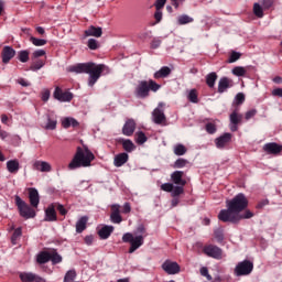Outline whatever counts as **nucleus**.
<instances>
[{"label": "nucleus", "mask_w": 282, "mask_h": 282, "mask_svg": "<svg viewBox=\"0 0 282 282\" xmlns=\"http://www.w3.org/2000/svg\"><path fill=\"white\" fill-rule=\"evenodd\" d=\"M173 183H164L161 185V191L171 193L173 197H180L184 193V186H186V180H184V172L175 171L171 174ZM173 184H176L173 185Z\"/></svg>", "instance_id": "7ed1b4c3"}, {"label": "nucleus", "mask_w": 282, "mask_h": 282, "mask_svg": "<svg viewBox=\"0 0 282 282\" xmlns=\"http://www.w3.org/2000/svg\"><path fill=\"white\" fill-rule=\"evenodd\" d=\"M50 261H52L53 265H56V263L63 262V257L58 252L52 251L50 252Z\"/></svg>", "instance_id": "e433bc0d"}, {"label": "nucleus", "mask_w": 282, "mask_h": 282, "mask_svg": "<svg viewBox=\"0 0 282 282\" xmlns=\"http://www.w3.org/2000/svg\"><path fill=\"white\" fill-rule=\"evenodd\" d=\"M254 270V264L250 260L239 262L235 268L236 276H248Z\"/></svg>", "instance_id": "6e6552de"}, {"label": "nucleus", "mask_w": 282, "mask_h": 282, "mask_svg": "<svg viewBox=\"0 0 282 282\" xmlns=\"http://www.w3.org/2000/svg\"><path fill=\"white\" fill-rule=\"evenodd\" d=\"M215 239L218 241V243H221L224 241V231L223 230H216L215 231Z\"/></svg>", "instance_id": "5fc2aeb1"}, {"label": "nucleus", "mask_w": 282, "mask_h": 282, "mask_svg": "<svg viewBox=\"0 0 282 282\" xmlns=\"http://www.w3.org/2000/svg\"><path fill=\"white\" fill-rule=\"evenodd\" d=\"M174 151V155H186V151H188V149H186V145L182 144V143H177L174 145L173 148Z\"/></svg>", "instance_id": "7c9ffc66"}, {"label": "nucleus", "mask_w": 282, "mask_h": 282, "mask_svg": "<svg viewBox=\"0 0 282 282\" xmlns=\"http://www.w3.org/2000/svg\"><path fill=\"white\" fill-rule=\"evenodd\" d=\"M123 213L126 215L131 213V205L129 203H124V205H123Z\"/></svg>", "instance_id": "774afa93"}, {"label": "nucleus", "mask_w": 282, "mask_h": 282, "mask_svg": "<svg viewBox=\"0 0 282 282\" xmlns=\"http://www.w3.org/2000/svg\"><path fill=\"white\" fill-rule=\"evenodd\" d=\"M18 84L21 85L22 87H30V85H31L30 82H28L24 78L18 79Z\"/></svg>", "instance_id": "0e129e2a"}, {"label": "nucleus", "mask_w": 282, "mask_h": 282, "mask_svg": "<svg viewBox=\"0 0 282 282\" xmlns=\"http://www.w3.org/2000/svg\"><path fill=\"white\" fill-rule=\"evenodd\" d=\"M30 41L32 42L33 45H35V47H43V45H47V40L31 36Z\"/></svg>", "instance_id": "58836bf2"}, {"label": "nucleus", "mask_w": 282, "mask_h": 282, "mask_svg": "<svg viewBox=\"0 0 282 282\" xmlns=\"http://www.w3.org/2000/svg\"><path fill=\"white\" fill-rule=\"evenodd\" d=\"M263 151L269 155H279L282 151V145L271 142L263 145Z\"/></svg>", "instance_id": "2eb2a0df"}, {"label": "nucleus", "mask_w": 282, "mask_h": 282, "mask_svg": "<svg viewBox=\"0 0 282 282\" xmlns=\"http://www.w3.org/2000/svg\"><path fill=\"white\" fill-rule=\"evenodd\" d=\"M205 129H206L207 133H210V134L217 132V126L215 123H213V122H208L206 124Z\"/></svg>", "instance_id": "8fccbe9b"}, {"label": "nucleus", "mask_w": 282, "mask_h": 282, "mask_svg": "<svg viewBox=\"0 0 282 282\" xmlns=\"http://www.w3.org/2000/svg\"><path fill=\"white\" fill-rule=\"evenodd\" d=\"M57 210L59 213V215H67V209H65V207L61 204H57Z\"/></svg>", "instance_id": "338daca9"}, {"label": "nucleus", "mask_w": 282, "mask_h": 282, "mask_svg": "<svg viewBox=\"0 0 282 282\" xmlns=\"http://www.w3.org/2000/svg\"><path fill=\"white\" fill-rule=\"evenodd\" d=\"M230 140H232V134L224 133L223 135L218 137L215 140V144H216L217 149H224V147H226V144H228V142H230Z\"/></svg>", "instance_id": "aec40b11"}, {"label": "nucleus", "mask_w": 282, "mask_h": 282, "mask_svg": "<svg viewBox=\"0 0 282 282\" xmlns=\"http://www.w3.org/2000/svg\"><path fill=\"white\" fill-rule=\"evenodd\" d=\"M204 252L213 259H221V249L217 246L209 245L204 248Z\"/></svg>", "instance_id": "4468645a"}, {"label": "nucleus", "mask_w": 282, "mask_h": 282, "mask_svg": "<svg viewBox=\"0 0 282 282\" xmlns=\"http://www.w3.org/2000/svg\"><path fill=\"white\" fill-rule=\"evenodd\" d=\"M154 19H155L156 23H160V21H162V9H156V11L154 13Z\"/></svg>", "instance_id": "680f3d73"}, {"label": "nucleus", "mask_w": 282, "mask_h": 282, "mask_svg": "<svg viewBox=\"0 0 282 282\" xmlns=\"http://www.w3.org/2000/svg\"><path fill=\"white\" fill-rule=\"evenodd\" d=\"M85 36H95V39H100V36H102V28L91 25L85 31Z\"/></svg>", "instance_id": "b1692460"}, {"label": "nucleus", "mask_w": 282, "mask_h": 282, "mask_svg": "<svg viewBox=\"0 0 282 282\" xmlns=\"http://www.w3.org/2000/svg\"><path fill=\"white\" fill-rule=\"evenodd\" d=\"M241 58V53L232 52L229 56L228 63H237Z\"/></svg>", "instance_id": "09e8293b"}, {"label": "nucleus", "mask_w": 282, "mask_h": 282, "mask_svg": "<svg viewBox=\"0 0 282 282\" xmlns=\"http://www.w3.org/2000/svg\"><path fill=\"white\" fill-rule=\"evenodd\" d=\"M95 155L89 149L77 148V152L73 158L72 162L68 164V169L74 171L76 169L91 166V162L95 160Z\"/></svg>", "instance_id": "20e7f679"}, {"label": "nucleus", "mask_w": 282, "mask_h": 282, "mask_svg": "<svg viewBox=\"0 0 282 282\" xmlns=\"http://www.w3.org/2000/svg\"><path fill=\"white\" fill-rule=\"evenodd\" d=\"M62 127L64 129H69V127H78V120L72 117H65L62 119Z\"/></svg>", "instance_id": "bb28decb"}, {"label": "nucleus", "mask_w": 282, "mask_h": 282, "mask_svg": "<svg viewBox=\"0 0 282 282\" xmlns=\"http://www.w3.org/2000/svg\"><path fill=\"white\" fill-rule=\"evenodd\" d=\"M15 204L18 206L21 217H24V219H34V217H36V212L19 196H15Z\"/></svg>", "instance_id": "0eeeda50"}, {"label": "nucleus", "mask_w": 282, "mask_h": 282, "mask_svg": "<svg viewBox=\"0 0 282 282\" xmlns=\"http://www.w3.org/2000/svg\"><path fill=\"white\" fill-rule=\"evenodd\" d=\"M70 72H74L75 74H89L88 87H94L96 83H98L100 76H102V72L109 74V67L104 64L83 63L72 66Z\"/></svg>", "instance_id": "f03ea898"}, {"label": "nucleus", "mask_w": 282, "mask_h": 282, "mask_svg": "<svg viewBox=\"0 0 282 282\" xmlns=\"http://www.w3.org/2000/svg\"><path fill=\"white\" fill-rule=\"evenodd\" d=\"M21 235H22L21 228H17L11 237V243H13V246H17V239H19Z\"/></svg>", "instance_id": "de8ad7c7"}, {"label": "nucleus", "mask_w": 282, "mask_h": 282, "mask_svg": "<svg viewBox=\"0 0 282 282\" xmlns=\"http://www.w3.org/2000/svg\"><path fill=\"white\" fill-rule=\"evenodd\" d=\"M53 97L55 98V100H58L59 102H72L74 94L69 91H64L59 87H56Z\"/></svg>", "instance_id": "9d476101"}, {"label": "nucleus", "mask_w": 282, "mask_h": 282, "mask_svg": "<svg viewBox=\"0 0 282 282\" xmlns=\"http://www.w3.org/2000/svg\"><path fill=\"white\" fill-rule=\"evenodd\" d=\"M171 75V68L169 66H163L160 70L154 73V78H166V76Z\"/></svg>", "instance_id": "c85d7f7f"}, {"label": "nucleus", "mask_w": 282, "mask_h": 282, "mask_svg": "<svg viewBox=\"0 0 282 282\" xmlns=\"http://www.w3.org/2000/svg\"><path fill=\"white\" fill-rule=\"evenodd\" d=\"M135 131V121L133 119H129L126 121L123 128H122V133L123 135H133V132Z\"/></svg>", "instance_id": "4be33fe9"}, {"label": "nucleus", "mask_w": 282, "mask_h": 282, "mask_svg": "<svg viewBox=\"0 0 282 282\" xmlns=\"http://www.w3.org/2000/svg\"><path fill=\"white\" fill-rule=\"evenodd\" d=\"M41 56H45V50H36L33 52V58H41Z\"/></svg>", "instance_id": "13d9d810"}, {"label": "nucleus", "mask_w": 282, "mask_h": 282, "mask_svg": "<svg viewBox=\"0 0 282 282\" xmlns=\"http://www.w3.org/2000/svg\"><path fill=\"white\" fill-rule=\"evenodd\" d=\"M34 171H41V173H50L52 171V165L45 161H35L33 163Z\"/></svg>", "instance_id": "6ab92c4d"}, {"label": "nucleus", "mask_w": 282, "mask_h": 282, "mask_svg": "<svg viewBox=\"0 0 282 282\" xmlns=\"http://www.w3.org/2000/svg\"><path fill=\"white\" fill-rule=\"evenodd\" d=\"M19 169H21V164L19 163V160L14 159L7 162V171L9 173L17 175V173H19Z\"/></svg>", "instance_id": "5701e85b"}, {"label": "nucleus", "mask_w": 282, "mask_h": 282, "mask_svg": "<svg viewBox=\"0 0 282 282\" xmlns=\"http://www.w3.org/2000/svg\"><path fill=\"white\" fill-rule=\"evenodd\" d=\"M18 58L20 63H28L30 61V52L29 51H20L18 53Z\"/></svg>", "instance_id": "4c0bfd02"}, {"label": "nucleus", "mask_w": 282, "mask_h": 282, "mask_svg": "<svg viewBox=\"0 0 282 282\" xmlns=\"http://www.w3.org/2000/svg\"><path fill=\"white\" fill-rule=\"evenodd\" d=\"M123 243H130L129 253L133 254L141 246H144V236H133L131 232H127L122 236Z\"/></svg>", "instance_id": "423d86ee"}, {"label": "nucleus", "mask_w": 282, "mask_h": 282, "mask_svg": "<svg viewBox=\"0 0 282 282\" xmlns=\"http://www.w3.org/2000/svg\"><path fill=\"white\" fill-rule=\"evenodd\" d=\"M245 100H246V96L243 95V93H239L235 97V101L237 102V105H242Z\"/></svg>", "instance_id": "603ef678"}, {"label": "nucleus", "mask_w": 282, "mask_h": 282, "mask_svg": "<svg viewBox=\"0 0 282 282\" xmlns=\"http://www.w3.org/2000/svg\"><path fill=\"white\" fill-rule=\"evenodd\" d=\"M215 83H217V73L213 72V73H209L207 76H206V85L213 89V87H215Z\"/></svg>", "instance_id": "2f4dec72"}, {"label": "nucleus", "mask_w": 282, "mask_h": 282, "mask_svg": "<svg viewBox=\"0 0 282 282\" xmlns=\"http://www.w3.org/2000/svg\"><path fill=\"white\" fill-rule=\"evenodd\" d=\"M188 164V160L185 159H178L174 162V169H184Z\"/></svg>", "instance_id": "a18cd8bd"}, {"label": "nucleus", "mask_w": 282, "mask_h": 282, "mask_svg": "<svg viewBox=\"0 0 282 282\" xmlns=\"http://www.w3.org/2000/svg\"><path fill=\"white\" fill-rule=\"evenodd\" d=\"M200 274L202 276H206L207 281H213V276L208 273V268L203 267L200 268Z\"/></svg>", "instance_id": "3c124183"}, {"label": "nucleus", "mask_w": 282, "mask_h": 282, "mask_svg": "<svg viewBox=\"0 0 282 282\" xmlns=\"http://www.w3.org/2000/svg\"><path fill=\"white\" fill-rule=\"evenodd\" d=\"M46 221H56V209H54V205L48 206L45 210Z\"/></svg>", "instance_id": "c756f323"}, {"label": "nucleus", "mask_w": 282, "mask_h": 282, "mask_svg": "<svg viewBox=\"0 0 282 282\" xmlns=\"http://www.w3.org/2000/svg\"><path fill=\"white\" fill-rule=\"evenodd\" d=\"M226 206L227 209H223L218 214V219L225 223L230 221L231 224H237V221H241V210L248 208V198L240 193L231 200H227Z\"/></svg>", "instance_id": "f257e3e1"}, {"label": "nucleus", "mask_w": 282, "mask_h": 282, "mask_svg": "<svg viewBox=\"0 0 282 282\" xmlns=\"http://www.w3.org/2000/svg\"><path fill=\"white\" fill-rule=\"evenodd\" d=\"M112 232H113V226L106 225L98 231V235L100 239H109Z\"/></svg>", "instance_id": "a878e982"}, {"label": "nucleus", "mask_w": 282, "mask_h": 282, "mask_svg": "<svg viewBox=\"0 0 282 282\" xmlns=\"http://www.w3.org/2000/svg\"><path fill=\"white\" fill-rule=\"evenodd\" d=\"M15 54H17V51H14L12 46H4L2 50V62L10 63V61L14 58Z\"/></svg>", "instance_id": "a211bd4d"}, {"label": "nucleus", "mask_w": 282, "mask_h": 282, "mask_svg": "<svg viewBox=\"0 0 282 282\" xmlns=\"http://www.w3.org/2000/svg\"><path fill=\"white\" fill-rule=\"evenodd\" d=\"M88 47L89 50H98V41H96L95 39H89Z\"/></svg>", "instance_id": "864d4df0"}, {"label": "nucleus", "mask_w": 282, "mask_h": 282, "mask_svg": "<svg viewBox=\"0 0 282 282\" xmlns=\"http://www.w3.org/2000/svg\"><path fill=\"white\" fill-rule=\"evenodd\" d=\"M89 218L87 216H83L76 223V232L80 234L87 228V221Z\"/></svg>", "instance_id": "cd10ccee"}, {"label": "nucleus", "mask_w": 282, "mask_h": 282, "mask_svg": "<svg viewBox=\"0 0 282 282\" xmlns=\"http://www.w3.org/2000/svg\"><path fill=\"white\" fill-rule=\"evenodd\" d=\"M162 268L166 274H180V264L177 262L166 260L163 262Z\"/></svg>", "instance_id": "f8f14e48"}, {"label": "nucleus", "mask_w": 282, "mask_h": 282, "mask_svg": "<svg viewBox=\"0 0 282 282\" xmlns=\"http://www.w3.org/2000/svg\"><path fill=\"white\" fill-rule=\"evenodd\" d=\"M122 147L124 151H127V153H131L132 151H135V144H133L132 140H129V139L123 140Z\"/></svg>", "instance_id": "c9c22d12"}, {"label": "nucleus", "mask_w": 282, "mask_h": 282, "mask_svg": "<svg viewBox=\"0 0 282 282\" xmlns=\"http://www.w3.org/2000/svg\"><path fill=\"white\" fill-rule=\"evenodd\" d=\"M160 45H162V40H160L158 37L152 40V42H151V48L152 50H158V47H160Z\"/></svg>", "instance_id": "6e6d98bb"}, {"label": "nucleus", "mask_w": 282, "mask_h": 282, "mask_svg": "<svg viewBox=\"0 0 282 282\" xmlns=\"http://www.w3.org/2000/svg\"><path fill=\"white\" fill-rule=\"evenodd\" d=\"M231 74L238 77L246 76V74H248V67L236 66L232 68Z\"/></svg>", "instance_id": "473e14b6"}, {"label": "nucleus", "mask_w": 282, "mask_h": 282, "mask_svg": "<svg viewBox=\"0 0 282 282\" xmlns=\"http://www.w3.org/2000/svg\"><path fill=\"white\" fill-rule=\"evenodd\" d=\"M254 116H257V109H251L246 112L245 118H246V120H250V119L254 118Z\"/></svg>", "instance_id": "4d7b16f0"}, {"label": "nucleus", "mask_w": 282, "mask_h": 282, "mask_svg": "<svg viewBox=\"0 0 282 282\" xmlns=\"http://www.w3.org/2000/svg\"><path fill=\"white\" fill-rule=\"evenodd\" d=\"M29 199H30V204L33 208H39L41 198L39 196V191L36 188H34V187L29 188Z\"/></svg>", "instance_id": "dca6fc26"}, {"label": "nucleus", "mask_w": 282, "mask_h": 282, "mask_svg": "<svg viewBox=\"0 0 282 282\" xmlns=\"http://www.w3.org/2000/svg\"><path fill=\"white\" fill-rule=\"evenodd\" d=\"M137 139L135 142L138 144H144V142H147V134H144V132H137Z\"/></svg>", "instance_id": "49530a36"}, {"label": "nucleus", "mask_w": 282, "mask_h": 282, "mask_svg": "<svg viewBox=\"0 0 282 282\" xmlns=\"http://www.w3.org/2000/svg\"><path fill=\"white\" fill-rule=\"evenodd\" d=\"M160 86L158 83H155L153 79H149L147 80H141L139 82L134 94L137 96V98H148L149 96V91H159Z\"/></svg>", "instance_id": "39448f33"}, {"label": "nucleus", "mask_w": 282, "mask_h": 282, "mask_svg": "<svg viewBox=\"0 0 282 282\" xmlns=\"http://www.w3.org/2000/svg\"><path fill=\"white\" fill-rule=\"evenodd\" d=\"M127 162H129V154L123 152L115 156L113 164L115 166L120 167L123 166V164H127Z\"/></svg>", "instance_id": "393cba45"}, {"label": "nucleus", "mask_w": 282, "mask_h": 282, "mask_svg": "<svg viewBox=\"0 0 282 282\" xmlns=\"http://www.w3.org/2000/svg\"><path fill=\"white\" fill-rule=\"evenodd\" d=\"M163 102H160L158 108H155L152 112V120L155 124H162V122H166V116L164 115Z\"/></svg>", "instance_id": "9b49d317"}, {"label": "nucleus", "mask_w": 282, "mask_h": 282, "mask_svg": "<svg viewBox=\"0 0 282 282\" xmlns=\"http://www.w3.org/2000/svg\"><path fill=\"white\" fill-rule=\"evenodd\" d=\"M194 19L188 14H182L177 18L178 25H186L193 23Z\"/></svg>", "instance_id": "f704fd0d"}, {"label": "nucleus", "mask_w": 282, "mask_h": 282, "mask_svg": "<svg viewBox=\"0 0 282 282\" xmlns=\"http://www.w3.org/2000/svg\"><path fill=\"white\" fill-rule=\"evenodd\" d=\"M76 279V270L72 269L66 272L64 276V282H72Z\"/></svg>", "instance_id": "79ce46f5"}, {"label": "nucleus", "mask_w": 282, "mask_h": 282, "mask_svg": "<svg viewBox=\"0 0 282 282\" xmlns=\"http://www.w3.org/2000/svg\"><path fill=\"white\" fill-rule=\"evenodd\" d=\"M243 116H241L240 113L237 112V110H235L234 112L230 113L229 116V120H230V131H237L239 129L238 124L241 122Z\"/></svg>", "instance_id": "ddd939ff"}, {"label": "nucleus", "mask_w": 282, "mask_h": 282, "mask_svg": "<svg viewBox=\"0 0 282 282\" xmlns=\"http://www.w3.org/2000/svg\"><path fill=\"white\" fill-rule=\"evenodd\" d=\"M165 4H166V0H156L154 6L156 10H162V8H164Z\"/></svg>", "instance_id": "e2e57ef3"}, {"label": "nucleus", "mask_w": 282, "mask_h": 282, "mask_svg": "<svg viewBox=\"0 0 282 282\" xmlns=\"http://www.w3.org/2000/svg\"><path fill=\"white\" fill-rule=\"evenodd\" d=\"M50 261V252L43 251L37 254V263H47Z\"/></svg>", "instance_id": "ea45409f"}, {"label": "nucleus", "mask_w": 282, "mask_h": 282, "mask_svg": "<svg viewBox=\"0 0 282 282\" xmlns=\"http://www.w3.org/2000/svg\"><path fill=\"white\" fill-rule=\"evenodd\" d=\"M111 209L110 221H112V224H121L122 216H120V205H112Z\"/></svg>", "instance_id": "412c9836"}, {"label": "nucleus", "mask_w": 282, "mask_h": 282, "mask_svg": "<svg viewBox=\"0 0 282 282\" xmlns=\"http://www.w3.org/2000/svg\"><path fill=\"white\" fill-rule=\"evenodd\" d=\"M187 98L189 100V102H194L197 104L199 102V99L197 98V90L196 89H192L189 90Z\"/></svg>", "instance_id": "37998d69"}, {"label": "nucleus", "mask_w": 282, "mask_h": 282, "mask_svg": "<svg viewBox=\"0 0 282 282\" xmlns=\"http://www.w3.org/2000/svg\"><path fill=\"white\" fill-rule=\"evenodd\" d=\"M40 124L42 129H45L46 131H54L58 121L54 118L52 112H48L41 118Z\"/></svg>", "instance_id": "1a4fd4ad"}, {"label": "nucleus", "mask_w": 282, "mask_h": 282, "mask_svg": "<svg viewBox=\"0 0 282 282\" xmlns=\"http://www.w3.org/2000/svg\"><path fill=\"white\" fill-rule=\"evenodd\" d=\"M42 67H45V62L42 59H37L31 65V70L39 72V69H42Z\"/></svg>", "instance_id": "a19ab883"}, {"label": "nucleus", "mask_w": 282, "mask_h": 282, "mask_svg": "<svg viewBox=\"0 0 282 282\" xmlns=\"http://www.w3.org/2000/svg\"><path fill=\"white\" fill-rule=\"evenodd\" d=\"M254 214L250 210L245 212V214H240V219H252Z\"/></svg>", "instance_id": "bf43d9fd"}, {"label": "nucleus", "mask_w": 282, "mask_h": 282, "mask_svg": "<svg viewBox=\"0 0 282 282\" xmlns=\"http://www.w3.org/2000/svg\"><path fill=\"white\" fill-rule=\"evenodd\" d=\"M253 14H256V17H258L259 19H262V17H263V8L260 7L259 3H254V6H253Z\"/></svg>", "instance_id": "c03bdc74"}, {"label": "nucleus", "mask_w": 282, "mask_h": 282, "mask_svg": "<svg viewBox=\"0 0 282 282\" xmlns=\"http://www.w3.org/2000/svg\"><path fill=\"white\" fill-rule=\"evenodd\" d=\"M39 276L34 273H20V279L22 282H34Z\"/></svg>", "instance_id": "72a5a7b5"}, {"label": "nucleus", "mask_w": 282, "mask_h": 282, "mask_svg": "<svg viewBox=\"0 0 282 282\" xmlns=\"http://www.w3.org/2000/svg\"><path fill=\"white\" fill-rule=\"evenodd\" d=\"M272 96H276L278 98H282V88H275L272 90Z\"/></svg>", "instance_id": "69168bd1"}, {"label": "nucleus", "mask_w": 282, "mask_h": 282, "mask_svg": "<svg viewBox=\"0 0 282 282\" xmlns=\"http://www.w3.org/2000/svg\"><path fill=\"white\" fill-rule=\"evenodd\" d=\"M232 87V79L228 77H221L218 82V94H224L226 90Z\"/></svg>", "instance_id": "f3484780"}, {"label": "nucleus", "mask_w": 282, "mask_h": 282, "mask_svg": "<svg viewBox=\"0 0 282 282\" xmlns=\"http://www.w3.org/2000/svg\"><path fill=\"white\" fill-rule=\"evenodd\" d=\"M50 96H51V93L48 89H44L42 91V100L43 102H47V100H50Z\"/></svg>", "instance_id": "052dcab7"}]
</instances>
